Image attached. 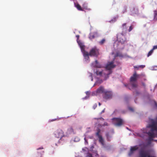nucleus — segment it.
I'll use <instances>...</instances> for the list:
<instances>
[{"mask_svg":"<svg viewBox=\"0 0 157 157\" xmlns=\"http://www.w3.org/2000/svg\"><path fill=\"white\" fill-rule=\"evenodd\" d=\"M141 76V75L137 74L136 72H135L132 76L130 78V83L127 85H125V86H128V88L130 90L136 88L137 86V84L136 82L137 79L140 78Z\"/></svg>","mask_w":157,"mask_h":157,"instance_id":"obj_1","label":"nucleus"},{"mask_svg":"<svg viewBox=\"0 0 157 157\" xmlns=\"http://www.w3.org/2000/svg\"><path fill=\"white\" fill-rule=\"evenodd\" d=\"M116 65L114 64L113 61L108 62L106 66L105 72L103 73L105 75V80H106L109 77V75L111 74L112 71L111 69L114 68Z\"/></svg>","mask_w":157,"mask_h":157,"instance_id":"obj_2","label":"nucleus"},{"mask_svg":"<svg viewBox=\"0 0 157 157\" xmlns=\"http://www.w3.org/2000/svg\"><path fill=\"white\" fill-rule=\"evenodd\" d=\"M150 150L145 151L144 148H142L139 152V157H156L155 153L150 155Z\"/></svg>","mask_w":157,"mask_h":157,"instance_id":"obj_3","label":"nucleus"},{"mask_svg":"<svg viewBox=\"0 0 157 157\" xmlns=\"http://www.w3.org/2000/svg\"><path fill=\"white\" fill-rule=\"evenodd\" d=\"M126 33H119L117 35V39L119 42L124 44L127 42V40L125 37Z\"/></svg>","mask_w":157,"mask_h":157,"instance_id":"obj_4","label":"nucleus"},{"mask_svg":"<svg viewBox=\"0 0 157 157\" xmlns=\"http://www.w3.org/2000/svg\"><path fill=\"white\" fill-rule=\"evenodd\" d=\"M54 134L56 137L60 138V139H61L63 137L65 136L64 134V132L60 128H59L55 131Z\"/></svg>","mask_w":157,"mask_h":157,"instance_id":"obj_5","label":"nucleus"},{"mask_svg":"<svg viewBox=\"0 0 157 157\" xmlns=\"http://www.w3.org/2000/svg\"><path fill=\"white\" fill-rule=\"evenodd\" d=\"M90 56L97 57L99 55V49L96 47L92 48L89 52Z\"/></svg>","mask_w":157,"mask_h":157,"instance_id":"obj_6","label":"nucleus"},{"mask_svg":"<svg viewBox=\"0 0 157 157\" xmlns=\"http://www.w3.org/2000/svg\"><path fill=\"white\" fill-rule=\"evenodd\" d=\"M112 120L114 125L117 126H120L123 124V120L120 118H114Z\"/></svg>","mask_w":157,"mask_h":157,"instance_id":"obj_7","label":"nucleus"},{"mask_svg":"<svg viewBox=\"0 0 157 157\" xmlns=\"http://www.w3.org/2000/svg\"><path fill=\"white\" fill-rule=\"evenodd\" d=\"M105 91L104 87L101 86L97 89L96 91L93 92L92 95L94 96L95 95H97V94H104Z\"/></svg>","mask_w":157,"mask_h":157,"instance_id":"obj_8","label":"nucleus"},{"mask_svg":"<svg viewBox=\"0 0 157 157\" xmlns=\"http://www.w3.org/2000/svg\"><path fill=\"white\" fill-rule=\"evenodd\" d=\"M101 132V130L99 129H97V131L96 134V135L98 136L99 138V142L103 146L104 145V141L102 138V137L100 135V133Z\"/></svg>","mask_w":157,"mask_h":157,"instance_id":"obj_9","label":"nucleus"},{"mask_svg":"<svg viewBox=\"0 0 157 157\" xmlns=\"http://www.w3.org/2000/svg\"><path fill=\"white\" fill-rule=\"evenodd\" d=\"M113 94L111 91H105L103 96V98L105 99L111 98H112Z\"/></svg>","mask_w":157,"mask_h":157,"instance_id":"obj_10","label":"nucleus"},{"mask_svg":"<svg viewBox=\"0 0 157 157\" xmlns=\"http://www.w3.org/2000/svg\"><path fill=\"white\" fill-rule=\"evenodd\" d=\"M105 72V71H103L102 70H99L98 69H96L95 71V73L97 75L104 77V78L105 76L103 73Z\"/></svg>","mask_w":157,"mask_h":157,"instance_id":"obj_11","label":"nucleus"},{"mask_svg":"<svg viewBox=\"0 0 157 157\" xmlns=\"http://www.w3.org/2000/svg\"><path fill=\"white\" fill-rule=\"evenodd\" d=\"M74 133V130L72 126H70L67 129L66 132V135H68L72 133Z\"/></svg>","mask_w":157,"mask_h":157,"instance_id":"obj_12","label":"nucleus"},{"mask_svg":"<svg viewBox=\"0 0 157 157\" xmlns=\"http://www.w3.org/2000/svg\"><path fill=\"white\" fill-rule=\"evenodd\" d=\"M121 28L122 30V33H126L127 30V23H123L121 25Z\"/></svg>","mask_w":157,"mask_h":157,"instance_id":"obj_13","label":"nucleus"},{"mask_svg":"<svg viewBox=\"0 0 157 157\" xmlns=\"http://www.w3.org/2000/svg\"><path fill=\"white\" fill-rule=\"evenodd\" d=\"M131 14L134 15L135 14H138L139 13V10L137 7H135L131 9Z\"/></svg>","mask_w":157,"mask_h":157,"instance_id":"obj_14","label":"nucleus"},{"mask_svg":"<svg viewBox=\"0 0 157 157\" xmlns=\"http://www.w3.org/2000/svg\"><path fill=\"white\" fill-rule=\"evenodd\" d=\"M138 147L137 146H135L134 147H131L130 149V151L128 153L129 155H131L133 152V151L137 150Z\"/></svg>","mask_w":157,"mask_h":157,"instance_id":"obj_15","label":"nucleus"},{"mask_svg":"<svg viewBox=\"0 0 157 157\" xmlns=\"http://www.w3.org/2000/svg\"><path fill=\"white\" fill-rule=\"evenodd\" d=\"M77 42L82 52L84 51L85 50V46L82 43L80 40H77Z\"/></svg>","mask_w":157,"mask_h":157,"instance_id":"obj_16","label":"nucleus"},{"mask_svg":"<svg viewBox=\"0 0 157 157\" xmlns=\"http://www.w3.org/2000/svg\"><path fill=\"white\" fill-rule=\"evenodd\" d=\"M82 52L83 53V55L85 59L88 60L89 59V53H88L87 52H86L85 51Z\"/></svg>","mask_w":157,"mask_h":157,"instance_id":"obj_17","label":"nucleus"},{"mask_svg":"<svg viewBox=\"0 0 157 157\" xmlns=\"http://www.w3.org/2000/svg\"><path fill=\"white\" fill-rule=\"evenodd\" d=\"M44 149V148L41 147L39 148H38L37 149V153L38 154H40L41 155H43L44 153V151H40L41 150H43Z\"/></svg>","mask_w":157,"mask_h":157,"instance_id":"obj_18","label":"nucleus"},{"mask_svg":"<svg viewBox=\"0 0 157 157\" xmlns=\"http://www.w3.org/2000/svg\"><path fill=\"white\" fill-rule=\"evenodd\" d=\"M94 63V67L98 68H101L102 67V66L98 63L97 60H96L95 61Z\"/></svg>","mask_w":157,"mask_h":157,"instance_id":"obj_19","label":"nucleus"},{"mask_svg":"<svg viewBox=\"0 0 157 157\" xmlns=\"http://www.w3.org/2000/svg\"><path fill=\"white\" fill-rule=\"evenodd\" d=\"M96 33H91L90 34L89 38L90 39H92L94 38L96 36Z\"/></svg>","mask_w":157,"mask_h":157,"instance_id":"obj_20","label":"nucleus"},{"mask_svg":"<svg viewBox=\"0 0 157 157\" xmlns=\"http://www.w3.org/2000/svg\"><path fill=\"white\" fill-rule=\"evenodd\" d=\"M82 7L83 9L85 10H90V9L88 7L87 4L86 3H84L82 5Z\"/></svg>","mask_w":157,"mask_h":157,"instance_id":"obj_21","label":"nucleus"},{"mask_svg":"<svg viewBox=\"0 0 157 157\" xmlns=\"http://www.w3.org/2000/svg\"><path fill=\"white\" fill-rule=\"evenodd\" d=\"M75 7L77 8L78 10L80 11H83V9L79 4H78L76 5H75Z\"/></svg>","mask_w":157,"mask_h":157,"instance_id":"obj_22","label":"nucleus"},{"mask_svg":"<svg viewBox=\"0 0 157 157\" xmlns=\"http://www.w3.org/2000/svg\"><path fill=\"white\" fill-rule=\"evenodd\" d=\"M154 20H157V11H154Z\"/></svg>","mask_w":157,"mask_h":157,"instance_id":"obj_23","label":"nucleus"},{"mask_svg":"<svg viewBox=\"0 0 157 157\" xmlns=\"http://www.w3.org/2000/svg\"><path fill=\"white\" fill-rule=\"evenodd\" d=\"M106 136L107 137V140L108 141H110V138H111V136L109 135V133H107L106 134Z\"/></svg>","mask_w":157,"mask_h":157,"instance_id":"obj_24","label":"nucleus"},{"mask_svg":"<svg viewBox=\"0 0 157 157\" xmlns=\"http://www.w3.org/2000/svg\"><path fill=\"white\" fill-rule=\"evenodd\" d=\"M106 41V40L104 38V39H103L101 40V41H100L99 42V44H101V45H102L104 43H105V42Z\"/></svg>","mask_w":157,"mask_h":157,"instance_id":"obj_25","label":"nucleus"},{"mask_svg":"<svg viewBox=\"0 0 157 157\" xmlns=\"http://www.w3.org/2000/svg\"><path fill=\"white\" fill-rule=\"evenodd\" d=\"M153 50L152 49L148 53V54L147 55V57H148L150 56L153 53Z\"/></svg>","mask_w":157,"mask_h":157,"instance_id":"obj_26","label":"nucleus"},{"mask_svg":"<svg viewBox=\"0 0 157 157\" xmlns=\"http://www.w3.org/2000/svg\"><path fill=\"white\" fill-rule=\"evenodd\" d=\"M94 119L95 120H97L98 121V120L103 121L104 120V119L102 117H100L99 118H94Z\"/></svg>","mask_w":157,"mask_h":157,"instance_id":"obj_27","label":"nucleus"},{"mask_svg":"<svg viewBox=\"0 0 157 157\" xmlns=\"http://www.w3.org/2000/svg\"><path fill=\"white\" fill-rule=\"evenodd\" d=\"M133 29V25H131L129 27V29L128 30V31L129 32H130V31H131Z\"/></svg>","mask_w":157,"mask_h":157,"instance_id":"obj_28","label":"nucleus"},{"mask_svg":"<svg viewBox=\"0 0 157 157\" xmlns=\"http://www.w3.org/2000/svg\"><path fill=\"white\" fill-rule=\"evenodd\" d=\"M86 157H93L91 154L88 153Z\"/></svg>","mask_w":157,"mask_h":157,"instance_id":"obj_29","label":"nucleus"},{"mask_svg":"<svg viewBox=\"0 0 157 157\" xmlns=\"http://www.w3.org/2000/svg\"><path fill=\"white\" fill-rule=\"evenodd\" d=\"M89 76L90 77L91 81H92L93 80L92 74L91 73H90Z\"/></svg>","mask_w":157,"mask_h":157,"instance_id":"obj_30","label":"nucleus"},{"mask_svg":"<svg viewBox=\"0 0 157 157\" xmlns=\"http://www.w3.org/2000/svg\"><path fill=\"white\" fill-rule=\"evenodd\" d=\"M108 125V123L106 122H105L104 124H103V125H101V126H107Z\"/></svg>","mask_w":157,"mask_h":157,"instance_id":"obj_31","label":"nucleus"},{"mask_svg":"<svg viewBox=\"0 0 157 157\" xmlns=\"http://www.w3.org/2000/svg\"><path fill=\"white\" fill-rule=\"evenodd\" d=\"M121 56V54L119 53H117L116 54V56Z\"/></svg>","mask_w":157,"mask_h":157,"instance_id":"obj_32","label":"nucleus"},{"mask_svg":"<svg viewBox=\"0 0 157 157\" xmlns=\"http://www.w3.org/2000/svg\"><path fill=\"white\" fill-rule=\"evenodd\" d=\"M155 49H157V45L154 46L153 47V48L152 49L154 51V50H155Z\"/></svg>","mask_w":157,"mask_h":157,"instance_id":"obj_33","label":"nucleus"},{"mask_svg":"<svg viewBox=\"0 0 157 157\" xmlns=\"http://www.w3.org/2000/svg\"><path fill=\"white\" fill-rule=\"evenodd\" d=\"M97 106V104H95L93 105V108L94 109H95L96 108Z\"/></svg>","mask_w":157,"mask_h":157,"instance_id":"obj_34","label":"nucleus"},{"mask_svg":"<svg viewBox=\"0 0 157 157\" xmlns=\"http://www.w3.org/2000/svg\"><path fill=\"white\" fill-rule=\"evenodd\" d=\"M129 110L130 111H131L132 112H133L134 111L133 109L132 108H131V107H129Z\"/></svg>","mask_w":157,"mask_h":157,"instance_id":"obj_35","label":"nucleus"},{"mask_svg":"<svg viewBox=\"0 0 157 157\" xmlns=\"http://www.w3.org/2000/svg\"><path fill=\"white\" fill-rule=\"evenodd\" d=\"M84 140H85V144H88V141H87V140H86V138H84Z\"/></svg>","mask_w":157,"mask_h":157,"instance_id":"obj_36","label":"nucleus"},{"mask_svg":"<svg viewBox=\"0 0 157 157\" xmlns=\"http://www.w3.org/2000/svg\"><path fill=\"white\" fill-rule=\"evenodd\" d=\"M142 85L143 86H144V87L145 86V83H144L142 82Z\"/></svg>","mask_w":157,"mask_h":157,"instance_id":"obj_37","label":"nucleus"},{"mask_svg":"<svg viewBox=\"0 0 157 157\" xmlns=\"http://www.w3.org/2000/svg\"><path fill=\"white\" fill-rule=\"evenodd\" d=\"M105 109H104L102 110V111L101 112V114L102 113H104L105 112Z\"/></svg>","mask_w":157,"mask_h":157,"instance_id":"obj_38","label":"nucleus"},{"mask_svg":"<svg viewBox=\"0 0 157 157\" xmlns=\"http://www.w3.org/2000/svg\"><path fill=\"white\" fill-rule=\"evenodd\" d=\"M76 37H77V40H78V38H79V35H76Z\"/></svg>","mask_w":157,"mask_h":157,"instance_id":"obj_39","label":"nucleus"},{"mask_svg":"<svg viewBox=\"0 0 157 157\" xmlns=\"http://www.w3.org/2000/svg\"><path fill=\"white\" fill-rule=\"evenodd\" d=\"M98 105L99 106H100L101 105V103L100 102H99L98 103Z\"/></svg>","mask_w":157,"mask_h":157,"instance_id":"obj_40","label":"nucleus"},{"mask_svg":"<svg viewBox=\"0 0 157 157\" xmlns=\"http://www.w3.org/2000/svg\"><path fill=\"white\" fill-rule=\"evenodd\" d=\"M134 68H137V67L136 66H134Z\"/></svg>","mask_w":157,"mask_h":157,"instance_id":"obj_41","label":"nucleus"},{"mask_svg":"<svg viewBox=\"0 0 157 157\" xmlns=\"http://www.w3.org/2000/svg\"><path fill=\"white\" fill-rule=\"evenodd\" d=\"M140 67H143V66H140Z\"/></svg>","mask_w":157,"mask_h":157,"instance_id":"obj_42","label":"nucleus"},{"mask_svg":"<svg viewBox=\"0 0 157 157\" xmlns=\"http://www.w3.org/2000/svg\"><path fill=\"white\" fill-rule=\"evenodd\" d=\"M93 147H93V146H92V148H93Z\"/></svg>","mask_w":157,"mask_h":157,"instance_id":"obj_43","label":"nucleus"}]
</instances>
